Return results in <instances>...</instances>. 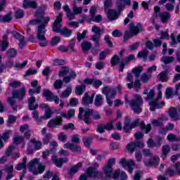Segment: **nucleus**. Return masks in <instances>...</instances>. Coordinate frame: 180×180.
Masks as SVG:
<instances>
[{
  "label": "nucleus",
  "mask_w": 180,
  "mask_h": 180,
  "mask_svg": "<svg viewBox=\"0 0 180 180\" xmlns=\"http://www.w3.org/2000/svg\"><path fill=\"white\" fill-rule=\"evenodd\" d=\"M60 33L62 36H64V37H70L71 34H72V30L67 27H64Z\"/></svg>",
  "instance_id": "nucleus-42"
},
{
  "label": "nucleus",
  "mask_w": 180,
  "mask_h": 180,
  "mask_svg": "<svg viewBox=\"0 0 180 180\" xmlns=\"http://www.w3.org/2000/svg\"><path fill=\"white\" fill-rule=\"evenodd\" d=\"M12 96H13V98H16L18 101H22L25 96H26V89L25 87H22L20 89L13 91Z\"/></svg>",
  "instance_id": "nucleus-15"
},
{
  "label": "nucleus",
  "mask_w": 180,
  "mask_h": 180,
  "mask_svg": "<svg viewBox=\"0 0 180 180\" xmlns=\"http://www.w3.org/2000/svg\"><path fill=\"white\" fill-rule=\"evenodd\" d=\"M42 95L46 98V101H49V102H53V101L56 105H58V103H60V98L58 96L54 95V94H53V92L49 89H44Z\"/></svg>",
  "instance_id": "nucleus-9"
},
{
  "label": "nucleus",
  "mask_w": 180,
  "mask_h": 180,
  "mask_svg": "<svg viewBox=\"0 0 180 180\" xmlns=\"http://www.w3.org/2000/svg\"><path fill=\"white\" fill-rule=\"evenodd\" d=\"M9 46L8 41H0V51H6Z\"/></svg>",
  "instance_id": "nucleus-49"
},
{
  "label": "nucleus",
  "mask_w": 180,
  "mask_h": 180,
  "mask_svg": "<svg viewBox=\"0 0 180 180\" xmlns=\"http://www.w3.org/2000/svg\"><path fill=\"white\" fill-rule=\"evenodd\" d=\"M85 84H82L81 86H76L75 93L76 95H82L84 94V91H85Z\"/></svg>",
  "instance_id": "nucleus-48"
},
{
  "label": "nucleus",
  "mask_w": 180,
  "mask_h": 180,
  "mask_svg": "<svg viewBox=\"0 0 180 180\" xmlns=\"http://www.w3.org/2000/svg\"><path fill=\"white\" fill-rule=\"evenodd\" d=\"M141 129H143L146 130V133H150L151 131V124H148V125H146L144 122H141L140 124Z\"/></svg>",
  "instance_id": "nucleus-54"
},
{
  "label": "nucleus",
  "mask_w": 180,
  "mask_h": 180,
  "mask_svg": "<svg viewBox=\"0 0 180 180\" xmlns=\"http://www.w3.org/2000/svg\"><path fill=\"white\" fill-rule=\"evenodd\" d=\"M113 123H115V120H110L106 125H104V129L105 130H113Z\"/></svg>",
  "instance_id": "nucleus-61"
},
{
  "label": "nucleus",
  "mask_w": 180,
  "mask_h": 180,
  "mask_svg": "<svg viewBox=\"0 0 180 180\" xmlns=\"http://www.w3.org/2000/svg\"><path fill=\"white\" fill-rule=\"evenodd\" d=\"M86 174L90 178H99V172H98V170H96V169L92 167H90L87 169Z\"/></svg>",
  "instance_id": "nucleus-22"
},
{
  "label": "nucleus",
  "mask_w": 180,
  "mask_h": 180,
  "mask_svg": "<svg viewBox=\"0 0 180 180\" xmlns=\"http://www.w3.org/2000/svg\"><path fill=\"white\" fill-rule=\"evenodd\" d=\"M70 72V68L63 67L59 70V77H65Z\"/></svg>",
  "instance_id": "nucleus-52"
},
{
  "label": "nucleus",
  "mask_w": 180,
  "mask_h": 180,
  "mask_svg": "<svg viewBox=\"0 0 180 180\" xmlns=\"http://www.w3.org/2000/svg\"><path fill=\"white\" fill-rule=\"evenodd\" d=\"M83 143L86 147H89L91 143H92V138L91 136L83 137Z\"/></svg>",
  "instance_id": "nucleus-55"
},
{
  "label": "nucleus",
  "mask_w": 180,
  "mask_h": 180,
  "mask_svg": "<svg viewBox=\"0 0 180 180\" xmlns=\"http://www.w3.org/2000/svg\"><path fill=\"white\" fill-rule=\"evenodd\" d=\"M26 162H27V158L24 157L22 158V162L18 163L15 166V169H17V171H22V169H26Z\"/></svg>",
  "instance_id": "nucleus-32"
},
{
  "label": "nucleus",
  "mask_w": 180,
  "mask_h": 180,
  "mask_svg": "<svg viewBox=\"0 0 180 180\" xmlns=\"http://www.w3.org/2000/svg\"><path fill=\"white\" fill-rule=\"evenodd\" d=\"M22 6L25 9H27V8L36 9V8H37V3L36 2V1L24 0L22 3Z\"/></svg>",
  "instance_id": "nucleus-21"
},
{
  "label": "nucleus",
  "mask_w": 180,
  "mask_h": 180,
  "mask_svg": "<svg viewBox=\"0 0 180 180\" xmlns=\"http://www.w3.org/2000/svg\"><path fill=\"white\" fill-rule=\"evenodd\" d=\"M72 92V88H71V86H68L67 89L61 93L60 98H62L63 99L68 98V96L71 95Z\"/></svg>",
  "instance_id": "nucleus-39"
},
{
  "label": "nucleus",
  "mask_w": 180,
  "mask_h": 180,
  "mask_svg": "<svg viewBox=\"0 0 180 180\" xmlns=\"http://www.w3.org/2000/svg\"><path fill=\"white\" fill-rule=\"evenodd\" d=\"M173 95H174V92L172 91V88L168 87L166 89V92H165L166 98L167 99H171V98H172Z\"/></svg>",
  "instance_id": "nucleus-58"
},
{
  "label": "nucleus",
  "mask_w": 180,
  "mask_h": 180,
  "mask_svg": "<svg viewBox=\"0 0 180 180\" xmlns=\"http://www.w3.org/2000/svg\"><path fill=\"white\" fill-rule=\"evenodd\" d=\"M91 32L95 33V34L91 36V40L94 41L95 49H99V47H101V41H102V39H101V36L102 35V32H103V30L94 25L92 27Z\"/></svg>",
  "instance_id": "nucleus-6"
},
{
  "label": "nucleus",
  "mask_w": 180,
  "mask_h": 180,
  "mask_svg": "<svg viewBox=\"0 0 180 180\" xmlns=\"http://www.w3.org/2000/svg\"><path fill=\"white\" fill-rule=\"evenodd\" d=\"M30 141L32 144V146L34 147V150L35 151L41 150V148L43 147V143H41V141H37V140H36V139H31Z\"/></svg>",
  "instance_id": "nucleus-27"
},
{
  "label": "nucleus",
  "mask_w": 180,
  "mask_h": 180,
  "mask_svg": "<svg viewBox=\"0 0 180 180\" xmlns=\"http://www.w3.org/2000/svg\"><path fill=\"white\" fill-rule=\"evenodd\" d=\"M125 102L126 103H129V106H131L132 110H134L135 113L139 115L143 112L141 106H143V97H141L140 94H135L134 96V99L131 101H129V99L126 98Z\"/></svg>",
  "instance_id": "nucleus-4"
},
{
  "label": "nucleus",
  "mask_w": 180,
  "mask_h": 180,
  "mask_svg": "<svg viewBox=\"0 0 180 180\" xmlns=\"http://www.w3.org/2000/svg\"><path fill=\"white\" fill-rule=\"evenodd\" d=\"M133 60H136V56L134 55L131 54L124 59H121L120 63V71L121 72H123V70H124V66L127 65V64H130Z\"/></svg>",
  "instance_id": "nucleus-13"
},
{
  "label": "nucleus",
  "mask_w": 180,
  "mask_h": 180,
  "mask_svg": "<svg viewBox=\"0 0 180 180\" xmlns=\"http://www.w3.org/2000/svg\"><path fill=\"white\" fill-rule=\"evenodd\" d=\"M82 167V162H79L76 165L72 166L70 167V169L69 171L70 174H75L76 172H78V169Z\"/></svg>",
  "instance_id": "nucleus-44"
},
{
  "label": "nucleus",
  "mask_w": 180,
  "mask_h": 180,
  "mask_svg": "<svg viewBox=\"0 0 180 180\" xmlns=\"http://www.w3.org/2000/svg\"><path fill=\"white\" fill-rule=\"evenodd\" d=\"M34 102H36V97L31 96L28 98V106L30 110H34V109H37V108H39L38 104L34 105Z\"/></svg>",
  "instance_id": "nucleus-28"
},
{
  "label": "nucleus",
  "mask_w": 180,
  "mask_h": 180,
  "mask_svg": "<svg viewBox=\"0 0 180 180\" xmlns=\"http://www.w3.org/2000/svg\"><path fill=\"white\" fill-rule=\"evenodd\" d=\"M12 20V15L8 13L5 15H0V22L2 23H9Z\"/></svg>",
  "instance_id": "nucleus-38"
},
{
  "label": "nucleus",
  "mask_w": 180,
  "mask_h": 180,
  "mask_svg": "<svg viewBox=\"0 0 180 180\" xmlns=\"http://www.w3.org/2000/svg\"><path fill=\"white\" fill-rule=\"evenodd\" d=\"M169 116L173 119V120H179L180 116L178 115V112L176 111V108L174 107H171L169 109Z\"/></svg>",
  "instance_id": "nucleus-24"
},
{
  "label": "nucleus",
  "mask_w": 180,
  "mask_h": 180,
  "mask_svg": "<svg viewBox=\"0 0 180 180\" xmlns=\"http://www.w3.org/2000/svg\"><path fill=\"white\" fill-rule=\"evenodd\" d=\"M105 12L107 13V18L109 19V20H116V19H118L119 16H120L122 10H119L118 8L117 11L110 9L107 10Z\"/></svg>",
  "instance_id": "nucleus-14"
},
{
  "label": "nucleus",
  "mask_w": 180,
  "mask_h": 180,
  "mask_svg": "<svg viewBox=\"0 0 180 180\" xmlns=\"http://www.w3.org/2000/svg\"><path fill=\"white\" fill-rule=\"evenodd\" d=\"M175 127V125L171 122H169L167 125L165 127V128H162L160 129V133L162 134H165L169 131L174 130V128Z\"/></svg>",
  "instance_id": "nucleus-40"
},
{
  "label": "nucleus",
  "mask_w": 180,
  "mask_h": 180,
  "mask_svg": "<svg viewBox=\"0 0 180 180\" xmlns=\"http://www.w3.org/2000/svg\"><path fill=\"white\" fill-rule=\"evenodd\" d=\"M53 87L56 89H61V88H63V81L60 79L55 81L53 83Z\"/></svg>",
  "instance_id": "nucleus-60"
},
{
  "label": "nucleus",
  "mask_w": 180,
  "mask_h": 180,
  "mask_svg": "<svg viewBox=\"0 0 180 180\" xmlns=\"http://www.w3.org/2000/svg\"><path fill=\"white\" fill-rule=\"evenodd\" d=\"M64 148H69L72 153H81L82 149L79 145L68 142L63 145Z\"/></svg>",
  "instance_id": "nucleus-16"
},
{
  "label": "nucleus",
  "mask_w": 180,
  "mask_h": 180,
  "mask_svg": "<svg viewBox=\"0 0 180 180\" xmlns=\"http://www.w3.org/2000/svg\"><path fill=\"white\" fill-rule=\"evenodd\" d=\"M16 54H18V52L16 51V49L13 48L8 49L7 51V56L10 58L16 57Z\"/></svg>",
  "instance_id": "nucleus-56"
},
{
  "label": "nucleus",
  "mask_w": 180,
  "mask_h": 180,
  "mask_svg": "<svg viewBox=\"0 0 180 180\" xmlns=\"http://www.w3.org/2000/svg\"><path fill=\"white\" fill-rule=\"evenodd\" d=\"M91 115H92L94 120H99L101 119V114L98 111L94 112V110L91 108H86L84 110L82 107L79 108L78 119L83 120L86 124H91Z\"/></svg>",
  "instance_id": "nucleus-2"
},
{
  "label": "nucleus",
  "mask_w": 180,
  "mask_h": 180,
  "mask_svg": "<svg viewBox=\"0 0 180 180\" xmlns=\"http://www.w3.org/2000/svg\"><path fill=\"white\" fill-rule=\"evenodd\" d=\"M169 151H171V148H169V146L164 145L162 147V155L161 158H162V160H165V158H167V157L168 155V153H169Z\"/></svg>",
  "instance_id": "nucleus-34"
},
{
  "label": "nucleus",
  "mask_w": 180,
  "mask_h": 180,
  "mask_svg": "<svg viewBox=\"0 0 180 180\" xmlns=\"http://www.w3.org/2000/svg\"><path fill=\"white\" fill-rule=\"evenodd\" d=\"M52 115H53V112H51V109L47 108L45 111V114L44 115V116L40 119L37 120L38 124H40V122H41L42 119H44L45 120L50 119Z\"/></svg>",
  "instance_id": "nucleus-31"
},
{
  "label": "nucleus",
  "mask_w": 180,
  "mask_h": 180,
  "mask_svg": "<svg viewBox=\"0 0 180 180\" xmlns=\"http://www.w3.org/2000/svg\"><path fill=\"white\" fill-rule=\"evenodd\" d=\"M124 5H131V1L117 0V7L119 11H123L124 9Z\"/></svg>",
  "instance_id": "nucleus-23"
},
{
  "label": "nucleus",
  "mask_w": 180,
  "mask_h": 180,
  "mask_svg": "<svg viewBox=\"0 0 180 180\" xmlns=\"http://www.w3.org/2000/svg\"><path fill=\"white\" fill-rule=\"evenodd\" d=\"M150 105V110L151 112H154L155 109H161L162 107L165 105V103L164 101H162L160 103H157V101H152L149 103Z\"/></svg>",
  "instance_id": "nucleus-19"
},
{
  "label": "nucleus",
  "mask_w": 180,
  "mask_h": 180,
  "mask_svg": "<svg viewBox=\"0 0 180 180\" xmlns=\"http://www.w3.org/2000/svg\"><path fill=\"white\" fill-rule=\"evenodd\" d=\"M94 105L97 107L102 106V105H103V96H102V94H98L96 96Z\"/></svg>",
  "instance_id": "nucleus-33"
},
{
  "label": "nucleus",
  "mask_w": 180,
  "mask_h": 180,
  "mask_svg": "<svg viewBox=\"0 0 180 180\" xmlns=\"http://www.w3.org/2000/svg\"><path fill=\"white\" fill-rule=\"evenodd\" d=\"M36 19H32L29 22V25H39L38 26L37 38L40 40L39 46L41 47H46L47 46V41L46 40V26L50 22V17H44V11L41 8H39L34 13Z\"/></svg>",
  "instance_id": "nucleus-1"
},
{
  "label": "nucleus",
  "mask_w": 180,
  "mask_h": 180,
  "mask_svg": "<svg viewBox=\"0 0 180 180\" xmlns=\"http://www.w3.org/2000/svg\"><path fill=\"white\" fill-rule=\"evenodd\" d=\"M150 78H151V75H147V73H143L141 76V81H142L143 84H147V82L150 81Z\"/></svg>",
  "instance_id": "nucleus-53"
},
{
  "label": "nucleus",
  "mask_w": 180,
  "mask_h": 180,
  "mask_svg": "<svg viewBox=\"0 0 180 180\" xmlns=\"http://www.w3.org/2000/svg\"><path fill=\"white\" fill-rule=\"evenodd\" d=\"M13 142L14 143V144H22V148H23V147H25V137L22 136H19V135H15L13 136Z\"/></svg>",
  "instance_id": "nucleus-25"
},
{
  "label": "nucleus",
  "mask_w": 180,
  "mask_h": 180,
  "mask_svg": "<svg viewBox=\"0 0 180 180\" xmlns=\"http://www.w3.org/2000/svg\"><path fill=\"white\" fill-rule=\"evenodd\" d=\"M160 11H161L160 7L155 6L153 19H157L159 16L162 23H168V20L171 19V13L168 11H163L160 13ZM158 13H160L159 15Z\"/></svg>",
  "instance_id": "nucleus-7"
},
{
  "label": "nucleus",
  "mask_w": 180,
  "mask_h": 180,
  "mask_svg": "<svg viewBox=\"0 0 180 180\" xmlns=\"http://www.w3.org/2000/svg\"><path fill=\"white\" fill-rule=\"evenodd\" d=\"M136 142H131L127 145V149L131 154H133L136 150Z\"/></svg>",
  "instance_id": "nucleus-45"
},
{
  "label": "nucleus",
  "mask_w": 180,
  "mask_h": 180,
  "mask_svg": "<svg viewBox=\"0 0 180 180\" xmlns=\"http://www.w3.org/2000/svg\"><path fill=\"white\" fill-rule=\"evenodd\" d=\"M61 124H63V118L61 117H56L48 122V127L53 128L56 127V126H61Z\"/></svg>",
  "instance_id": "nucleus-18"
},
{
  "label": "nucleus",
  "mask_w": 180,
  "mask_h": 180,
  "mask_svg": "<svg viewBox=\"0 0 180 180\" xmlns=\"http://www.w3.org/2000/svg\"><path fill=\"white\" fill-rule=\"evenodd\" d=\"M9 136H11V131H6L2 136H0V148L4 147V141H8ZM2 140H4V141H2Z\"/></svg>",
  "instance_id": "nucleus-29"
},
{
  "label": "nucleus",
  "mask_w": 180,
  "mask_h": 180,
  "mask_svg": "<svg viewBox=\"0 0 180 180\" xmlns=\"http://www.w3.org/2000/svg\"><path fill=\"white\" fill-rule=\"evenodd\" d=\"M119 61H120L119 56L114 55L110 60V64L112 66L117 65V64H119Z\"/></svg>",
  "instance_id": "nucleus-51"
},
{
  "label": "nucleus",
  "mask_w": 180,
  "mask_h": 180,
  "mask_svg": "<svg viewBox=\"0 0 180 180\" xmlns=\"http://www.w3.org/2000/svg\"><path fill=\"white\" fill-rule=\"evenodd\" d=\"M158 79L161 82H167L168 81V72L163 71L158 75Z\"/></svg>",
  "instance_id": "nucleus-37"
},
{
  "label": "nucleus",
  "mask_w": 180,
  "mask_h": 180,
  "mask_svg": "<svg viewBox=\"0 0 180 180\" xmlns=\"http://www.w3.org/2000/svg\"><path fill=\"white\" fill-rule=\"evenodd\" d=\"M175 58L173 56H163L161 58V61L165 64H171V63H174Z\"/></svg>",
  "instance_id": "nucleus-43"
},
{
  "label": "nucleus",
  "mask_w": 180,
  "mask_h": 180,
  "mask_svg": "<svg viewBox=\"0 0 180 180\" xmlns=\"http://www.w3.org/2000/svg\"><path fill=\"white\" fill-rule=\"evenodd\" d=\"M131 72L134 74L135 78H139V77H140V74L143 72V66H139L132 69Z\"/></svg>",
  "instance_id": "nucleus-41"
},
{
  "label": "nucleus",
  "mask_w": 180,
  "mask_h": 180,
  "mask_svg": "<svg viewBox=\"0 0 180 180\" xmlns=\"http://www.w3.org/2000/svg\"><path fill=\"white\" fill-rule=\"evenodd\" d=\"M167 139L168 141H180V138L176 136V135L173 134H169L167 135Z\"/></svg>",
  "instance_id": "nucleus-50"
},
{
  "label": "nucleus",
  "mask_w": 180,
  "mask_h": 180,
  "mask_svg": "<svg viewBox=\"0 0 180 180\" xmlns=\"http://www.w3.org/2000/svg\"><path fill=\"white\" fill-rule=\"evenodd\" d=\"M94 98H95V94L89 96V94L85 93L82 101V105H89L94 102Z\"/></svg>",
  "instance_id": "nucleus-20"
},
{
  "label": "nucleus",
  "mask_w": 180,
  "mask_h": 180,
  "mask_svg": "<svg viewBox=\"0 0 180 180\" xmlns=\"http://www.w3.org/2000/svg\"><path fill=\"white\" fill-rule=\"evenodd\" d=\"M8 102L9 105L12 106L14 112H18V105H16V98L13 97V96L12 97H9L8 98Z\"/></svg>",
  "instance_id": "nucleus-35"
},
{
  "label": "nucleus",
  "mask_w": 180,
  "mask_h": 180,
  "mask_svg": "<svg viewBox=\"0 0 180 180\" xmlns=\"http://www.w3.org/2000/svg\"><path fill=\"white\" fill-rule=\"evenodd\" d=\"M72 11L75 15H81V13H82V7L77 6L75 1L72 6Z\"/></svg>",
  "instance_id": "nucleus-46"
},
{
  "label": "nucleus",
  "mask_w": 180,
  "mask_h": 180,
  "mask_svg": "<svg viewBox=\"0 0 180 180\" xmlns=\"http://www.w3.org/2000/svg\"><path fill=\"white\" fill-rule=\"evenodd\" d=\"M63 22V14L59 13L58 16L56 18V20L53 22L52 30L55 33H60L61 30V27H63V24L61 22Z\"/></svg>",
  "instance_id": "nucleus-11"
},
{
  "label": "nucleus",
  "mask_w": 180,
  "mask_h": 180,
  "mask_svg": "<svg viewBox=\"0 0 180 180\" xmlns=\"http://www.w3.org/2000/svg\"><path fill=\"white\" fill-rule=\"evenodd\" d=\"M52 163L56 165L58 168H61L63 167V159L58 158L57 156L53 155L51 158Z\"/></svg>",
  "instance_id": "nucleus-30"
},
{
  "label": "nucleus",
  "mask_w": 180,
  "mask_h": 180,
  "mask_svg": "<svg viewBox=\"0 0 180 180\" xmlns=\"http://www.w3.org/2000/svg\"><path fill=\"white\" fill-rule=\"evenodd\" d=\"M143 162L146 167H151V165H158V164H160V158L157 156H153L149 160L145 158L143 160Z\"/></svg>",
  "instance_id": "nucleus-17"
},
{
  "label": "nucleus",
  "mask_w": 180,
  "mask_h": 180,
  "mask_svg": "<svg viewBox=\"0 0 180 180\" xmlns=\"http://www.w3.org/2000/svg\"><path fill=\"white\" fill-rule=\"evenodd\" d=\"M4 171L6 174L13 173V165H6L4 167Z\"/></svg>",
  "instance_id": "nucleus-62"
},
{
  "label": "nucleus",
  "mask_w": 180,
  "mask_h": 180,
  "mask_svg": "<svg viewBox=\"0 0 180 180\" xmlns=\"http://www.w3.org/2000/svg\"><path fill=\"white\" fill-rule=\"evenodd\" d=\"M148 57V50L145 49L138 53V58H143V60H147Z\"/></svg>",
  "instance_id": "nucleus-47"
},
{
  "label": "nucleus",
  "mask_w": 180,
  "mask_h": 180,
  "mask_svg": "<svg viewBox=\"0 0 180 180\" xmlns=\"http://www.w3.org/2000/svg\"><path fill=\"white\" fill-rule=\"evenodd\" d=\"M82 50L84 53L92 49V44L89 41H84L81 44Z\"/></svg>",
  "instance_id": "nucleus-36"
},
{
  "label": "nucleus",
  "mask_w": 180,
  "mask_h": 180,
  "mask_svg": "<svg viewBox=\"0 0 180 180\" xmlns=\"http://www.w3.org/2000/svg\"><path fill=\"white\" fill-rule=\"evenodd\" d=\"M58 137L60 141H62L63 143H65V141H67V139H68L67 134H65V133L64 132L59 133Z\"/></svg>",
  "instance_id": "nucleus-59"
},
{
  "label": "nucleus",
  "mask_w": 180,
  "mask_h": 180,
  "mask_svg": "<svg viewBox=\"0 0 180 180\" xmlns=\"http://www.w3.org/2000/svg\"><path fill=\"white\" fill-rule=\"evenodd\" d=\"M60 116L61 117H65V119L70 120V119H72V117H74V116H75V110L70 109L68 111V113L65 112H61Z\"/></svg>",
  "instance_id": "nucleus-26"
},
{
  "label": "nucleus",
  "mask_w": 180,
  "mask_h": 180,
  "mask_svg": "<svg viewBox=\"0 0 180 180\" xmlns=\"http://www.w3.org/2000/svg\"><path fill=\"white\" fill-rule=\"evenodd\" d=\"M60 37L56 36L53 37L51 40V46H57L58 44L59 41H60Z\"/></svg>",
  "instance_id": "nucleus-63"
},
{
  "label": "nucleus",
  "mask_w": 180,
  "mask_h": 180,
  "mask_svg": "<svg viewBox=\"0 0 180 180\" xmlns=\"http://www.w3.org/2000/svg\"><path fill=\"white\" fill-rule=\"evenodd\" d=\"M72 143L74 144H79L81 143V137L78 134L72 135Z\"/></svg>",
  "instance_id": "nucleus-57"
},
{
  "label": "nucleus",
  "mask_w": 180,
  "mask_h": 180,
  "mask_svg": "<svg viewBox=\"0 0 180 180\" xmlns=\"http://www.w3.org/2000/svg\"><path fill=\"white\" fill-rule=\"evenodd\" d=\"M120 164L122 165V167L123 168H126L127 167L129 174L133 173V167L136 165V162H134V160H130L129 161H126V159L124 158L121 159V160L120 161Z\"/></svg>",
  "instance_id": "nucleus-12"
},
{
  "label": "nucleus",
  "mask_w": 180,
  "mask_h": 180,
  "mask_svg": "<svg viewBox=\"0 0 180 180\" xmlns=\"http://www.w3.org/2000/svg\"><path fill=\"white\" fill-rule=\"evenodd\" d=\"M27 168L33 175H39V174H43L46 171V166L39 162L37 158L31 160L27 163Z\"/></svg>",
  "instance_id": "nucleus-3"
},
{
  "label": "nucleus",
  "mask_w": 180,
  "mask_h": 180,
  "mask_svg": "<svg viewBox=\"0 0 180 180\" xmlns=\"http://www.w3.org/2000/svg\"><path fill=\"white\" fill-rule=\"evenodd\" d=\"M116 164V158H112L108 160L107 165L103 167V172L105 175L106 179H110L112 177V172H113V165Z\"/></svg>",
  "instance_id": "nucleus-8"
},
{
  "label": "nucleus",
  "mask_w": 180,
  "mask_h": 180,
  "mask_svg": "<svg viewBox=\"0 0 180 180\" xmlns=\"http://www.w3.org/2000/svg\"><path fill=\"white\" fill-rule=\"evenodd\" d=\"M103 82L102 81L99 80V79H93V86L94 88H99V86H101V85H102Z\"/></svg>",
  "instance_id": "nucleus-64"
},
{
  "label": "nucleus",
  "mask_w": 180,
  "mask_h": 180,
  "mask_svg": "<svg viewBox=\"0 0 180 180\" xmlns=\"http://www.w3.org/2000/svg\"><path fill=\"white\" fill-rule=\"evenodd\" d=\"M102 94L105 96V98H110L111 99L116 98V89L109 86L103 87Z\"/></svg>",
  "instance_id": "nucleus-10"
},
{
  "label": "nucleus",
  "mask_w": 180,
  "mask_h": 180,
  "mask_svg": "<svg viewBox=\"0 0 180 180\" xmlns=\"http://www.w3.org/2000/svg\"><path fill=\"white\" fill-rule=\"evenodd\" d=\"M129 31L124 33V41H127L129 39H131L133 36H137L140 32H143V24L131 22L129 25Z\"/></svg>",
  "instance_id": "nucleus-5"
}]
</instances>
